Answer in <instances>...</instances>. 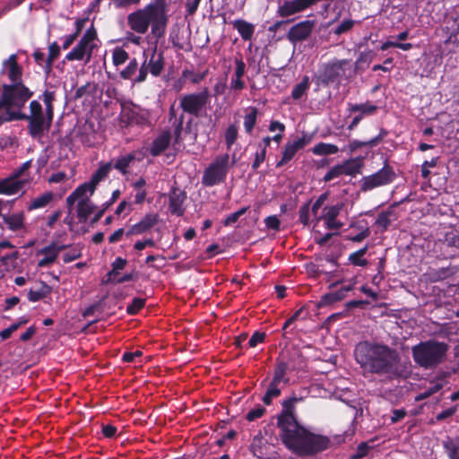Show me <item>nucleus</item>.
<instances>
[{
  "instance_id": "nucleus-1",
  "label": "nucleus",
  "mask_w": 459,
  "mask_h": 459,
  "mask_svg": "<svg viewBox=\"0 0 459 459\" xmlns=\"http://www.w3.org/2000/svg\"><path fill=\"white\" fill-rule=\"evenodd\" d=\"M299 401L301 398L296 396L282 401L281 411L276 416L279 437L293 454L313 456L328 449L331 441L328 437L313 433L299 422L296 403Z\"/></svg>"
},
{
  "instance_id": "nucleus-2",
  "label": "nucleus",
  "mask_w": 459,
  "mask_h": 459,
  "mask_svg": "<svg viewBox=\"0 0 459 459\" xmlns=\"http://www.w3.org/2000/svg\"><path fill=\"white\" fill-rule=\"evenodd\" d=\"M354 358L364 373L377 375L387 380L403 377L399 352L382 342L362 341L356 344Z\"/></svg>"
},
{
  "instance_id": "nucleus-3",
  "label": "nucleus",
  "mask_w": 459,
  "mask_h": 459,
  "mask_svg": "<svg viewBox=\"0 0 459 459\" xmlns=\"http://www.w3.org/2000/svg\"><path fill=\"white\" fill-rule=\"evenodd\" d=\"M448 349L447 343L429 339L414 345L411 353L416 364L423 368L432 369L445 361Z\"/></svg>"
},
{
  "instance_id": "nucleus-4",
  "label": "nucleus",
  "mask_w": 459,
  "mask_h": 459,
  "mask_svg": "<svg viewBox=\"0 0 459 459\" xmlns=\"http://www.w3.org/2000/svg\"><path fill=\"white\" fill-rule=\"evenodd\" d=\"M30 114L23 112L20 113H10L11 121L25 120L28 122L27 131L30 136L32 138H40L44 135L45 132H48L53 123L54 117L48 118L46 110L39 100H33L29 105Z\"/></svg>"
},
{
  "instance_id": "nucleus-5",
  "label": "nucleus",
  "mask_w": 459,
  "mask_h": 459,
  "mask_svg": "<svg viewBox=\"0 0 459 459\" xmlns=\"http://www.w3.org/2000/svg\"><path fill=\"white\" fill-rule=\"evenodd\" d=\"M33 96V91L22 83L3 84L0 95V110L4 114L20 113L26 102Z\"/></svg>"
},
{
  "instance_id": "nucleus-6",
  "label": "nucleus",
  "mask_w": 459,
  "mask_h": 459,
  "mask_svg": "<svg viewBox=\"0 0 459 459\" xmlns=\"http://www.w3.org/2000/svg\"><path fill=\"white\" fill-rule=\"evenodd\" d=\"M234 164V160L231 164L230 163L229 153L216 156L204 170L202 185L206 187H212L224 183L230 167Z\"/></svg>"
},
{
  "instance_id": "nucleus-7",
  "label": "nucleus",
  "mask_w": 459,
  "mask_h": 459,
  "mask_svg": "<svg viewBox=\"0 0 459 459\" xmlns=\"http://www.w3.org/2000/svg\"><path fill=\"white\" fill-rule=\"evenodd\" d=\"M209 101L210 91L208 88H204L199 92L182 95L179 99V108L183 111L182 114L186 113L199 117L206 110Z\"/></svg>"
},
{
  "instance_id": "nucleus-8",
  "label": "nucleus",
  "mask_w": 459,
  "mask_h": 459,
  "mask_svg": "<svg viewBox=\"0 0 459 459\" xmlns=\"http://www.w3.org/2000/svg\"><path fill=\"white\" fill-rule=\"evenodd\" d=\"M396 173L394 168L385 160L384 166L377 172L362 177L359 180V189L366 193L377 187L387 186L394 181Z\"/></svg>"
},
{
  "instance_id": "nucleus-9",
  "label": "nucleus",
  "mask_w": 459,
  "mask_h": 459,
  "mask_svg": "<svg viewBox=\"0 0 459 459\" xmlns=\"http://www.w3.org/2000/svg\"><path fill=\"white\" fill-rule=\"evenodd\" d=\"M348 59L334 60L324 65L320 74L317 77L318 83L328 86L340 80L345 74V65L349 64Z\"/></svg>"
},
{
  "instance_id": "nucleus-10",
  "label": "nucleus",
  "mask_w": 459,
  "mask_h": 459,
  "mask_svg": "<svg viewBox=\"0 0 459 459\" xmlns=\"http://www.w3.org/2000/svg\"><path fill=\"white\" fill-rule=\"evenodd\" d=\"M154 17L155 15L152 14L147 10V7L144 6L128 14L127 24L133 31L138 34H144L148 31L152 20Z\"/></svg>"
},
{
  "instance_id": "nucleus-11",
  "label": "nucleus",
  "mask_w": 459,
  "mask_h": 459,
  "mask_svg": "<svg viewBox=\"0 0 459 459\" xmlns=\"http://www.w3.org/2000/svg\"><path fill=\"white\" fill-rule=\"evenodd\" d=\"M315 27V22L305 20L293 25L288 31L286 38L294 46L307 40L311 35Z\"/></svg>"
},
{
  "instance_id": "nucleus-12",
  "label": "nucleus",
  "mask_w": 459,
  "mask_h": 459,
  "mask_svg": "<svg viewBox=\"0 0 459 459\" xmlns=\"http://www.w3.org/2000/svg\"><path fill=\"white\" fill-rule=\"evenodd\" d=\"M343 207L344 204L342 202L337 203L334 205L325 206L322 214L316 217V223L323 220L327 230H340L343 223L338 221L337 217Z\"/></svg>"
},
{
  "instance_id": "nucleus-13",
  "label": "nucleus",
  "mask_w": 459,
  "mask_h": 459,
  "mask_svg": "<svg viewBox=\"0 0 459 459\" xmlns=\"http://www.w3.org/2000/svg\"><path fill=\"white\" fill-rule=\"evenodd\" d=\"M317 0H290L284 1L282 4H279L277 9V15L281 18H286L291 15H294L298 13L303 12L315 3Z\"/></svg>"
},
{
  "instance_id": "nucleus-14",
  "label": "nucleus",
  "mask_w": 459,
  "mask_h": 459,
  "mask_svg": "<svg viewBox=\"0 0 459 459\" xmlns=\"http://www.w3.org/2000/svg\"><path fill=\"white\" fill-rule=\"evenodd\" d=\"M311 136L304 134L302 137L288 142L283 148L282 157L276 163V168H281L290 161L296 153L310 143Z\"/></svg>"
},
{
  "instance_id": "nucleus-15",
  "label": "nucleus",
  "mask_w": 459,
  "mask_h": 459,
  "mask_svg": "<svg viewBox=\"0 0 459 459\" xmlns=\"http://www.w3.org/2000/svg\"><path fill=\"white\" fill-rule=\"evenodd\" d=\"M2 73L5 70L11 83H22L23 68L18 64V56L12 54L7 59L2 63Z\"/></svg>"
},
{
  "instance_id": "nucleus-16",
  "label": "nucleus",
  "mask_w": 459,
  "mask_h": 459,
  "mask_svg": "<svg viewBox=\"0 0 459 459\" xmlns=\"http://www.w3.org/2000/svg\"><path fill=\"white\" fill-rule=\"evenodd\" d=\"M160 216L158 213L151 212L145 214L139 222L132 225L126 232V237L133 235H141L148 232L158 224Z\"/></svg>"
},
{
  "instance_id": "nucleus-17",
  "label": "nucleus",
  "mask_w": 459,
  "mask_h": 459,
  "mask_svg": "<svg viewBox=\"0 0 459 459\" xmlns=\"http://www.w3.org/2000/svg\"><path fill=\"white\" fill-rule=\"evenodd\" d=\"M169 209L171 214L178 217L183 216L185 213L183 204L186 199V193L177 186H173L169 194Z\"/></svg>"
},
{
  "instance_id": "nucleus-18",
  "label": "nucleus",
  "mask_w": 459,
  "mask_h": 459,
  "mask_svg": "<svg viewBox=\"0 0 459 459\" xmlns=\"http://www.w3.org/2000/svg\"><path fill=\"white\" fill-rule=\"evenodd\" d=\"M143 159V155L141 151H133L117 157L112 162V168L125 176L129 173L128 169L134 160L141 161Z\"/></svg>"
},
{
  "instance_id": "nucleus-19",
  "label": "nucleus",
  "mask_w": 459,
  "mask_h": 459,
  "mask_svg": "<svg viewBox=\"0 0 459 459\" xmlns=\"http://www.w3.org/2000/svg\"><path fill=\"white\" fill-rule=\"evenodd\" d=\"M94 45L88 46L80 39L78 44L65 56L67 61H82L86 57L85 62H90Z\"/></svg>"
},
{
  "instance_id": "nucleus-20",
  "label": "nucleus",
  "mask_w": 459,
  "mask_h": 459,
  "mask_svg": "<svg viewBox=\"0 0 459 459\" xmlns=\"http://www.w3.org/2000/svg\"><path fill=\"white\" fill-rule=\"evenodd\" d=\"M171 132L168 130L162 131L152 143L149 152L153 157L160 155L168 149L171 142Z\"/></svg>"
},
{
  "instance_id": "nucleus-21",
  "label": "nucleus",
  "mask_w": 459,
  "mask_h": 459,
  "mask_svg": "<svg viewBox=\"0 0 459 459\" xmlns=\"http://www.w3.org/2000/svg\"><path fill=\"white\" fill-rule=\"evenodd\" d=\"M26 181L18 179L13 175L0 180V195H12L18 194L25 186Z\"/></svg>"
},
{
  "instance_id": "nucleus-22",
  "label": "nucleus",
  "mask_w": 459,
  "mask_h": 459,
  "mask_svg": "<svg viewBox=\"0 0 459 459\" xmlns=\"http://www.w3.org/2000/svg\"><path fill=\"white\" fill-rule=\"evenodd\" d=\"M443 30L447 35L445 39V44H454L455 46L459 43V16L455 18H447L445 22Z\"/></svg>"
},
{
  "instance_id": "nucleus-23",
  "label": "nucleus",
  "mask_w": 459,
  "mask_h": 459,
  "mask_svg": "<svg viewBox=\"0 0 459 459\" xmlns=\"http://www.w3.org/2000/svg\"><path fill=\"white\" fill-rule=\"evenodd\" d=\"M147 67L152 75L158 77L164 69V56L162 52L157 53V48L152 49L149 61L147 60Z\"/></svg>"
},
{
  "instance_id": "nucleus-24",
  "label": "nucleus",
  "mask_w": 459,
  "mask_h": 459,
  "mask_svg": "<svg viewBox=\"0 0 459 459\" xmlns=\"http://www.w3.org/2000/svg\"><path fill=\"white\" fill-rule=\"evenodd\" d=\"M341 166L344 175L354 177L361 173L364 167V157L359 156L346 160L341 163Z\"/></svg>"
},
{
  "instance_id": "nucleus-25",
  "label": "nucleus",
  "mask_w": 459,
  "mask_h": 459,
  "mask_svg": "<svg viewBox=\"0 0 459 459\" xmlns=\"http://www.w3.org/2000/svg\"><path fill=\"white\" fill-rule=\"evenodd\" d=\"M288 368L289 365L284 359L280 357L277 358L272 382L279 385L281 383H283L284 385L288 384L290 381L289 377H286Z\"/></svg>"
},
{
  "instance_id": "nucleus-26",
  "label": "nucleus",
  "mask_w": 459,
  "mask_h": 459,
  "mask_svg": "<svg viewBox=\"0 0 459 459\" xmlns=\"http://www.w3.org/2000/svg\"><path fill=\"white\" fill-rule=\"evenodd\" d=\"M39 254L45 255V256L39 261V267H47L55 263L58 256L57 250L56 249V243L52 242L50 245L44 247L39 251Z\"/></svg>"
},
{
  "instance_id": "nucleus-27",
  "label": "nucleus",
  "mask_w": 459,
  "mask_h": 459,
  "mask_svg": "<svg viewBox=\"0 0 459 459\" xmlns=\"http://www.w3.org/2000/svg\"><path fill=\"white\" fill-rule=\"evenodd\" d=\"M233 28L238 30L245 41L250 40L255 33V25L242 19L235 20Z\"/></svg>"
},
{
  "instance_id": "nucleus-28",
  "label": "nucleus",
  "mask_w": 459,
  "mask_h": 459,
  "mask_svg": "<svg viewBox=\"0 0 459 459\" xmlns=\"http://www.w3.org/2000/svg\"><path fill=\"white\" fill-rule=\"evenodd\" d=\"M168 23V15H156L151 22L152 34L157 39L165 36Z\"/></svg>"
},
{
  "instance_id": "nucleus-29",
  "label": "nucleus",
  "mask_w": 459,
  "mask_h": 459,
  "mask_svg": "<svg viewBox=\"0 0 459 459\" xmlns=\"http://www.w3.org/2000/svg\"><path fill=\"white\" fill-rule=\"evenodd\" d=\"M2 219L7 225L8 229L13 231H17L24 227V214L23 212L13 213L10 215L4 214Z\"/></svg>"
},
{
  "instance_id": "nucleus-30",
  "label": "nucleus",
  "mask_w": 459,
  "mask_h": 459,
  "mask_svg": "<svg viewBox=\"0 0 459 459\" xmlns=\"http://www.w3.org/2000/svg\"><path fill=\"white\" fill-rule=\"evenodd\" d=\"M377 109H378L377 106L375 104H372L369 101H367V102L361 103V104L348 103L349 113L351 114V113L359 112V115H362V117L373 115L377 112Z\"/></svg>"
},
{
  "instance_id": "nucleus-31",
  "label": "nucleus",
  "mask_w": 459,
  "mask_h": 459,
  "mask_svg": "<svg viewBox=\"0 0 459 459\" xmlns=\"http://www.w3.org/2000/svg\"><path fill=\"white\" fill-rule=\"evenodd\" d=\"M95 206L88 198L82 199L77 204V216L81 223H85L89 216L93 212Z\"/></svg>"
},
{
  "instance_id": "nucleus-32",
  "label": "nucleus",
  "mask_w": 459,
  "mask_h": 459,
  "mask_svg": "<svg viewBox=\"0 0 459 459\" xmlns=\"http://www.w3.org/2000/svg\"><path fill=\"white\" fill-rule=\"evenodd\" d=\"M455 273V270L451 267H440L437 269H431L428 272L427 275L429 280L432 282L441 281L449 278Z\"/></svg>"
},
{
  "instance_id": "nucleus-33",
  "label": "nucleus",
  "mask_w": 459,
  "mask_h": 459,
  "mask_svg": "<svg viewBox=\"0 0 459 459\" xmlns=\"http://www.w3.org/2000/svg\"><path fill=\"white\" fill-rule=\"evenodd\" d=\"M443 447L449 459H459V436L447 437Z\"/></svg>"
},
{
  "instance_id": "nucleus-34",
  "label": "nucleus",
  "mask_w": 459,
  "mask_h": 459,
  "mask_svg": "<svg viewBox=\"0 0 459 459\" xmlns=\"http://www.w3.org/2000/svg\"><path fill=\"white\" fill-rule=\"evenodd\" d=\"M129 124L137 125L141 126H150L151 122L149 119V113L145 110L135 111L132 110L128 115Z\"/></svg>"
},
{
  "instance_id": "nucleus-35",
  "label": "nucleus",
  "mask_w": 459,
  "mask_h": 459,
  "mask_svg": "<svg viewBox=\"0 0 459 459\" xmlns=\"http://www.w3.org/2000/svg\"><path fill=\"white\" fill-rule=\"evenodd\" d=\"M394 216V205L388 207L385 211H382L375 221V224L385 231L392 222L391 217Z\"/></svg>"
},
{
  "instance_id": "nucleus-36",
  "label": "nucleus",
  "mask_w": 459,
  "mask_h": 459,
  "mask_svg": "<svg viewBox=\"0 0 459 459\" xmlns=\"http://www.w3.org/2000/svg\"><path fill=\"white\" fill-rule=\"evenodd\" d=\"M111 169L112 161L100 165L99 169L92 174L90 179L91 185H93L96 187L100 181H102L108 176Z\"/></svg>"
},
{
  "instance_id": "nucleus-37",
  "label": "nucleus",
  "mask_w": 459,
  "mask_h": 459,
  "mask_svg": "<svg viewBox=\"0 0 459 459\" xmlns=\"http://www.w3.org/2000/svg\"><path fill=\"white\" fill-rule=\"evenodd\" d=\"M338 152L339 148L337 145L323 142L318 143L312 149V152L317 156L332 155L337 153Z\"/></svg>"
},
{
  "instance_id": "nucleus-38",
  "label": "nucleus",
  "mask_w": 459,
  "mask_h": 459,
  "mask_svg": "<svg viewBox=\"0 0 459 459\" xmlns=\"http://www.w3.org/2000/svg\"><path fill=\"white\" fill-rule=\"evenodd\" d=\"M53 200V193L46 192L43 195L34 198L27 206L29 212L46 207Z\"/></svg>"
},
{
  "instance_id": "nucleus-39",
  "label": "nucleus",
  "mask_w": 459,
  "mask_h": 459,
  "mask_svg": "<svg viewBox=\"0 0 459 459\" xmlns=\"http://www.w3.org/2000/svg\"><path fill=\"white\" fill-rule=\"evenodd\" d=\"M60 55V47L57 42H52L48 47V56L43 66L44 71L48 74L52 70L54 61Z\"/></svg>"
},
{
  "instance_id": "nucleus-40",
  "label": "nucleus",
  "mask_w": 459,
  "mask_h": 459,
  "mask_svg": "<svg viewBox=\"0 0 459 459\" xmlns=\"http://www.w3.org/2000/svg\"><path fill=\"white\" fill-rule=\"evenodd\" d=\"M45 105V110L48 113V118L54 117V102L56 101V92L50 91H44L43 93L39 97Z\"/></svg>"
},
{
  "instance_id": "nucleus-41",
  "label": "nucleus",
  "mask_w": 459,
  "mask_h": 459,
  "mask_svg": "<svg viewBox=\"0 0 459 459\" xmlns=\"http://www.w3.org/2000/svg\"><path fill=\"white\" fill-rule=\"evenodd\" d=\"M368 250V246L366 245L364 247L351 253L349 255L348 261L355 265L364 267L368 265V262L367 259L363 258V256L367 254Z\"/></svg>"
},
{
  "instance_id": "nucleus-42",
  "label": "nucleus",
  "mask_w": 459,
  "mask_h": 459,
  "mask_svg": "<svg viewBox=\"0 0 459 459\" xmlns=\"http://www.w3.org/2000/svg\"><path fill=\"white\" fill-rule=\"evenodd\" d=\"M258 109L255 107H249L248 113L244 117V128L247 134H252L257 118Z\"/></svg>"
},
{
  "instance_id": "nucleus-43",
  "label": "nucleus",
  "mask_w": 459,
  "mask_h": 459,
  "mask_svg": "<svg viewBox=\"0 0 459 459\" xmlns=\"http://www.w3.org/2000/svg\"><path fill=\"white\" fill-rule=\"evenodd\" d=\"M147 10L153 15H167L168 0H153L147 5Z\"/></svg>"
},
{
  "instance_id": "nucleus-44",
  "label": "nucleus",
  "mask_w": 459,
  "mask_h": 459,
  "mask_svg": "<svg viewBox=\"0 0 459 459\" xmlns=\"http://www.w3.org/2000/svg\"><path fill=\"white\" fill-rule=\"evenodd\" d=\"M375 56H376V53L373 50H367V51L360 52L356 62H355V70L364 71L365 67L363 65H366V66H368L369 64L375 58Z\"/></svg>"
},
{
  "instance_id": "nucleus-45",
  "label": "nucleus",
  "mask_w": 459,
  "mask_h": 459,
  "mask_svg": "<svg viewBox=\"0 0 459 459\" xmlns=\"http://www.w3.org/2000/svg\"><path fill=\"white\" fill-rule=\"evenodd\" d=\"M310 81L307 75L303 76L300 82L296 84L291 91V98L295 100H299L309 89Z\"/></svg>"
},
{
  "instance_id": "nucleus-46",
  "label": "nucleus",
  "mask_w": 459,
  "mask_h": 459,
  "mask_svg": "<svg viewBox=\"0 0 459 459\" xmlns=\"http://www.w3.org/2000/svg\"><path fill=\"white\" fill-rule=\"evenodd\" d=\"M279 384L270 382L267 391L262 398L263 403L265 405H271L273 403V399L279 397L281 394V388H279Z\"/></svg>"
},
{
  "instance_id": "nucleus-47",
  "label": "nucleus",
  "mask_w": 459,
  "mask_h": 459,
  "mask_svg": "<svg viewBox=\"0 0 459 459\" xmlns=\"http://www.w3.org/2000/svg\"><path fill=\"white\" fill-rule=\"evenodd\" d=\"M138 62L136 58H132L128 65L120 72V77L124 80H132L138 70Z\"/></svg>"
},
{
  "instance_id": "nucleus-48",
  "label": "nucleus",
  "mask_w": 459,
  "mask_h": 459,
  "mask_svg": "<svg viewBox=\"0 0 459 459\" xmlns=\"http://www.w3.org/2000/svg\"><path fill=\"white\" fill-rule=\"evenodd\" d=\"M184 114H181L172 122L174 143H179L182 141V132L184 129Z\"/></svg>"
},
{
  "instance_id": "nucleus-49",
  "label": "nucleus",
  "mask_w": 459,
  "mask_h": 459,
  "mask_svg": "<svg viewBox=\"0 0 459 459\" xmlns=\"http://www.w3.org/2000/svg\"><path fill=\"white\" fill-rule=\"evenodd\" d=\"M129 59V54L122 48L117 47L112 53V62L115 66L125 64Z\"/></svg>"
},
{
  "instance_id": "nucleus-50",
  "label": "nucleus",
  "mask_w": 459,
  "mask_h": 459,
  "mask_svg": "<svg viewBox=\"0 0 459 459\" xmlns=\"http://www.w3.org/2000/svg\"><path fill=\"white\" fill-rule=\"evenodd\" d=\"M238 126L235 124L230 125L225 132V143L228 149H230L231 146L235 143L238 139Z\"/></svg>"
},
{
  "instance_id": "nucleus-51",
  "label": "nucleus",
  "mask_w": 459,
  "mask_h": 459,
  "mask_svg": "<svg viewBox=\"0 0 459 459\" xmlns=\"http://www.w3.org/2000/svg\"><path fill=\"white\" fill-rule=\"evenodd\" d=\"M146 299L143 298H134L130 304L126 307V313L130 316H134L143 308Z\"/></svg>"
},
{
  "instance_id": "nucleus-52",
  "label": "nucleus",
  "mask_w": 459,
  "mask_h": 459,
  "mask_svg": "<svg viewBox=\"0 0 459 459\" xmlns=\"http://www.w3.org/2000/svg\"><path fill=\"white\" fill-rule=\"evenodd\" d=\"M443 385H444L443 383H440V382L434 383L430 387H429L425 391L420 393L415 397V401L420 402V401L429 398L432 394H434L437 392H438L439 390H441L443 388Z\"/></svg>"
},
{
  "instance_id": "nucleus-53",
  "label": "nucleus",
  "mask_w": 459,
  "mask_h": 459,
  "mask_svg": "<svg viewBox=\"0 0 459 459\" xmlns=\"http://www.w3.org/2000/svg\"><path fill=\"white\" fill-rule=\"evenodd\" d=\"M96 187L91 185V182H85L79 186H77L74 191V195H76L78 198L83 197L88 192L92 195L95 191Z\"/></svg>"
},
{
  "instance_id": "nucleus-54",
  "label": "nucleus",
  "mask_w": 459,
  "mask_h": 459,
  "mask_svg": "<svg viewBox=\"0 0 459 459\" xmlns=\"http://www.w3.org/2000/svg\"><path fill=\"white\" fill-rule=\"evenodd\" d=\"M311 200L302 204L299 211V221L304 226L309 225V211H310Z\"/></svg>"
},
{
  "instance_id": "nucleus-55",
  "label": "nucleus",
  "mask_w": 459,
  "mask_h": 459,
  "mask_svg": "<svg viewBox=\"0 0 459 459\" xmlns=\"http://www.w3.org/2000/svg\"><path fill=\"white\" fill-rule=\"evenodd\" d=\"M361 147H374L372 143H370V140L368 141H359V140H352L350 141L348 145H346L343 151H347L350 153L356 152L359 148Z\"/></svg>"
},
{
  "instance_id": "nucleus-56",
  "label": "nucleus",
  "mask_w": 459,
  "mask_h": 459,
  "mask_svg": "<svg viewBox=\"0 0 459 459\" xmlns=\"http://www.w3.org/2000/svg\"><path fill=\"white\" fill-rule=\"evenodd\" d=\"M355 22L351 19L343 20L339 25H337L333 30V34L339 36L343 33L350 31L353 26Z\"/></svg>"
},
{
  "instance_id": "nucleus-57",
  "label": "nucleus",
  "mask_w": 459,
  "mask_h": 459,
  "mask_svg": "<svg viewBox=\"0 0 459 459\" xmlns=\"http://www.w3.org/2000/svg\"><path fill=\"white\" fill-rule=\"evenodd\" d=\"M343 174L342 168L341 164H337L333 167H332L324 176L323 181L329 182Z\"/></svg>"
},
{
  "instance_id": "nucleus-58",
  "label": "nucleus",
  "mask_w": 459,
  "mask_h": 459,
  "mask_svg": "<svg viewBox=\"0 0 459 459\" xmlns=\"http://www.w3.org/2000/svg\"><path fill=\"white\" fill-rule=\"evenodd\" d=\"M249 209L248 206H246V207H242L241 209H239L238 211L230 214L229 216H227L225 218V220L223 221V225L224 226H230L233 223H235L236 221H238V220L242 216L244 215L247 210Z\"/></svg>"
},
{
  "instance_id": "nucleus-59",
  "label": "nucleus",
  "mask_w": 459,
  "mask_h": 459,
  "mask_svg": "<svg viewBox=\"0 0 459 459\" xmlns=\"http://www.w3.org/2000/svg\"><path fill=\"white\" fill-rule=\"evenodd\" d=\"M266 412V410L264 407H263L262 405L260 404H257L254 409L250 410L247 415H246V419L248 421H253L256 419H259L261 418L262 416L264 415V413Z\"/></svg>"
},
{
  "instance_id": "nucleus-60",
  "label": "nucleus",
  "mask_w": 459,
  "mask_h": 459,
  "mask_svg": "<svg viewBox=\"0 0 459 459\" xmlns=\"http://www.w3.org/2000/svg\"><path fill=\"white\" fill-rule=\"evenodd\" d=\"M47 288H48V287L44 283L43 288L41 290H30V291L28 292V299L31 302H37V301L44 299L48 294V291L45 290V289H47Z\"/></svg>"
},
{
  "instance_id": "nucleus-61",
  "label": "nucleus",
  "mask_w": 459,
  "mask_h": 459,
  "mask_svg": "<svg viewBox=\"0 0 459 459\" xmlns=\"http://www.w3.org/2000/svg\"><path fill=\"white\" fill-rule=\"evenodd\" d=\"M266 338V333L264 332L255 331L248 341V347L255 348L260 343H264Z\"/></svg>"
},
{
  "instance_id": "nucleus-62",
  "label": "nucleus",
  "mask_w": 459,
  "mask_h": 459,
  "mask_svg": "<svg viewBox=\"0 0 459 459\" xmlns=\"http://www.w3.org/2000/svg\"><path fill=\"white\" fill-rule=\"evenodd\" d=\"M138 75L133 79L134 84L143 82L146 80L149 72V69L147 67V58L144 59L143 63L140 67L138 66Z\"/></svg>"
},
{
  "instance_id": "nucleus-63",
  "label": "nucleus",
  "mask_w": 459,
  "mask_h": 459,
  "mask_svg": "<svg viewBox=\"0 0 459 459\" xmlns=\"http://www.w3.org/2000/svg\"><path fill=\"white\" fill-rule=\"evenodd\" d=\"M264 224L268 230L279 231L281 221L276 215H270L264 219Z\"/></svg>"
},
{
  "instance_id": "nucleus-64",
  "label": "nucleus",
  "mask_w": 459,
  "mask_h": 459,
  "mask_svg": "<svg viewBox=\"0 0 459 459\" xmlns=\"http://www.w3.org/2000/svg\"><path fill=\"white\" fill-rule=\"evenodd\" d=\"M127 261L120 256L117 257L112 263V270L108 273V276L110 278L113 274H117L119 270H123L126 265Z\"/></svg>"
}]
</instances>
